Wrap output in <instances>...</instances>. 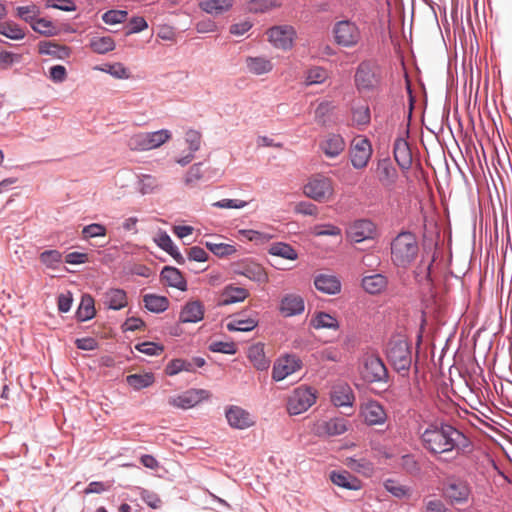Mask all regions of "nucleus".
Listing matches in <instances>:
<instances>
[{
    "instance_id": "1",
    "label": "nucleus",
    "mask_w": 512,
    "mask_h": 512,
    "mask_svg": "<svg viewBox=\"0 0 512 512\" xmlns=\"http://www.w3.org/2000/svg\"><path fill=\"white\" fill-rule=\"evenodd\" d=\"M425 450L446 463L467 456L473 450L471 440L459 429L444 422H431L420 434Z\"/></svg>"
},
{
    "instance_id": "2",
    "label": "nucleus",
    "mask_w": 512,
    "mask_h": 512,
    "mask_svg": "<svg viewBox=\"0 0 512 512\" xmlns=\"http://www.w3.org/2000/svg\"><path fill=\"white\" fill-rule=\"evenodd\" d=\"M418 252L417 238L411 232H401L391 242V259L398 267H408L417 258Z\"/></svg>"
},
{
    "instance_id": "3",
    "label": "nucleus",
    "mask_w": 512,
    "mask_h": 512,
    "mask_svg": "<svg viewBox=\"0 0 512 512\" xmlns=\"http://www.w3.org/2000/svg\"><path fill=\"white\" fill-rule=\"evenodd\" d=\"M303 194L318 203L330 202L335 198V182L322 173L311 175L303 186Z\"/></svg>"
},
{
    "instance_id": "4",
    "label": "nucleus",
    "mask_w": 512,
    "mask_h": 512,
    "mask_svg": "<svg viewBox=\"0 0 512 512\" xmlns=\"http://www.w3.org/2000/svg\"><path fill=\"white\" fill-rule=\"evenodd\" d=\"M332 33L335 43L344 48L356 47L362 41L360 27L349 19L335 22Z\"/></svg>"
},
{
    "instance_id": "5",
    "label": "nucleus",
    "mask_w": 512,
    "mask_h": 512,
    "mask_svg": "<svg viewBox=\"0 0 512 512\" xmlns=\"http://www.w3.org/2000/svg\"><path fill=\"white\" fill-rule=\"evenodd\" d=\"M170 138L171 132L167 129L154 132H140L132 135L128 139L127 145L132 151H148L160 147Z\"/></svg>"
},
{
    "instance_id": "6",
    "label": "nucleus",
    "mask_w": 512,
    "mask_h": 512,
    "mask_svg": "<svg viewBox=\"0 0 512 512\" xmlns=\"http://www.w3.org/2000/svg\"><path fill=\"white\" fill-rule=\"evenodd\" d=\"M387 357L398 372L408 371L412 358L408 342L403 338H393L387 345Z\"/></svg>"
},
{
    "instance_id": "7",
    "label": "nucleus",
    "mask_w": 512,
    "mask_h": 512,
    "mask_svg": "<svg viewBox=\"0 0 512 512\" xmlns=\"http://www.w3.org/2000/svg\"><path fill=\"white\" fill-rule=\"evenodd\" d=\"M381 69L372 61L361 62L355 73V84L360 91H372L381 82Z\"/></svg>"
},
{
    "instance_id": "8",
    "label": "nucleus",
    "mask_w": 512,
    "mask_h": 512,
    "mask_svg": "<svg viewBox=\"0 0 512 512\" xmlns=\"http://www.w3.org/2000/svg\"><path fill=\"white\" fill-rule=\"evenodd\" d=\"M266 35L274 48L287 51L294 46L296 30L291 25H276L269 28Z\"/></svg>"
},
{
    "instance_id": "9",
    "label": "nucleus",
    "mask_w": 512,
    "mask_h": 512,
    "mask_svg": "<svg viewBox=\"0 0 512 512\" xmlns=\"http://www.w3.org/2000/svg\"><path fill=\"white\" fill-rule=\"evenodd\" d=\"M316 400L312 389L299 387L293 391L287 401V411L290 415H298L307 411Z\"/></svg>"
},
{
    "instance_id": "10",
    "label": "nucleus",
    "mask_w": 512,
    "mask_h": 512,
    "mask_svg": "<svg viewBox=\"0 0 512 512\" xmlns=\"http://www.w3.org/2000/svg\"><path fill=\"white\" fill-rule=\"evenodd\" d=\"M372 155V146L370 141L359 136L352 141L350 158L354 168L362 169L367 166Z\"/></svg>"
},
{
    "instance_id": "11",
    "label": "nucleus",
    "mask_w": 512,
    "mask_h": 512,
    "mask_svg": "<svg viewBox=\"0 0 512 512\" xmlns=\"http://www.w3.org/2000/svg\"><path fill=\"white\" fill-rule=\"evenodd\" d=\"M210 396V392L205 389H189L182 394L170 397L168 403L176 408L189 409L209 399Z\"/></svg>"
},
{
    "instance_id": "12",
    "label": "nucleus",
    "mask_w": 512,
    "mask_h": 512,
    "mask_svg": "<svg viewBox=\"0 0 512 512\" xmlns=\"http://www.w3.org/2000/svg\"><path fill=\"white\" fill-rule=\"evenodd\" d=\"M361 375L369 383L381 382L387 378V369L380 358L371 355L365 358Z\"/></svg>"
},
{
    "instance_id": "13",
    "label": "nucleus",
    "mask_w": 512,
    "mask_h": 512,
    "mask_svg": "<svg viewBox=\"0 0 512 512\" xmlns=\"http://www.w3.org/2000/svg\"><path fill=\"white\" fill-rule=\"evenodd\" d=\"M301 368V361L296 356L287 355L278 359L272 371V378L275 381H282L289 375Z\"/></svg>"
},
{
    "instance_id": "14",
    "label": "nucleus",
    "mask_w": 512,
    "mask_h": 512,
    "mask_svg": "<svg viewBox=\"0 0 512 512\" xmlns=\"http://www.w3.org/2000/svg\"><path fill=\"white\" fill-rule=\"evenodd\" d=\"M225 415L229 425L235 429L243 430L255 424L253 416L239 406H230Z\"/></svg>"
},
{
    "instance_id": "15",
    "label": "nucleus",
    "mask_w": 512,
    "mask_h": 512,
    "mask_svg": "<svg viewBox=\"0 0 512 512\" xmlns=\"http://www.w3.org/2000/svg\"><path fill=\"white\" fill-rule=\"evenodd\" d=\"M305 309V302L302 296L295 293H288L281 298L279 312L284 317L300 315Z\"/></svg>"
},
{
    "instance_id": "16",
    "label": "nucleus",
    "mask_w": 512,
    "mask_h": 512,
    "mask_svg": "<svg viewBox=\"0 0 512 512\" xmlns=\"http://www.w3.org/2000/svg\"><path fill=\"white\" fill-rule=\"evenodd\" d=\"M259 319L258 314L253 312L248 316L243 313L235 314L230 317L229 322L226 325L228 331H240L249 332L258 326Z\"/></svg>"
},
{
    "instance_id": "17",
    "label": "nucleus",
    "mask_w": 512,
    "mask_h": 512,
    "mask_svg": "<svg viewBox=\"0 0 512 512\" xmlns=\"http://www.w3.org/2000/svg\"><path fill=\"white\" fill-rule=\"evenodd\" d=\"M444 494L451 503L461 504L468 500L470 488L464 481L452 480L446 485Z\"/></svg>"
},
{
    "instance_id": "18",
    "label": "nucleus",
    "mask_w": 512,
    "mask_h": 512,
    "mask_svg": "<svg viewBox=\"0 0 512 512\" xmlns=\"http://www.w3.org/2000/svg\"><path fill=\"white\" fill-rule=\"evenodd\" d=\"M394 159L402 170L410 169L412 165V152L406 139L398 137L393 147Z\"/></svg>"
},
{
    "instance_id": "19",
    "label": "nucleus",
    "mask_w": 512,
    "mask_h": 512,
    "mask_svg": "<svg viewBox=\"0 0 512 512\" xmlns=\"http://www.w3.org/2000/svg\"><path fill=\"white\" fill-rule=\"evenodd\" d=\"M376 177L384 187H392L398 178V172L390 159L379 160L376 167Z\"/></svg>"
},
{
    "instance_id": "20",
    "label": "nucleus",
    "mask_w": 512,
    "mask_h": 512,
    "mask_svg": "<svg viewBox=\"0 0 512 512\" xmlns=\"http://www.w3.org/2000/svg\"><path fill=\"white\" fill-rule=\"evenodd\" d=\"M361 414L366 424H383L387 418L384 408L376 401H369L363 407Z\"/></svg>"
},
{
    "instance_id": "21",
    "label": "nucleus",
    "mask_w": 512,
    "mask_h": 512,
    "mask_svg": "<svg viewBox=\"0 0 512 512\" xmlns=\"http://www.w3.org/2000/svg\"><path fill=\"white\" fill-rule=\"evenodd\" d=\"M375 232L374 224L369 220L356 221L348 231V237L355 243L362 242L373 237Z\"/></svg>"
},
{
    "instance_id": "22",
    "label": "nucleus",
    "mask_w": 512,
    "mask_h": 512,
    "mask_svg": "<svg viewBox=\"0 0 512 512\" xmlns=\"http://www.w3.org/2000/svg\"><path fill=\"white\" fill-rule=\"evenodd\" d=\"M321 151L329 158H335L345 149V141L339 134H328L320 142Z\"/></svg>"
},
{
    "instance_id": "23",
    "label": "nucleus",
    "mask_w": 512,
    "mask_h": 512,
    "mask_svg": "<svg viewBox=\"0 0 512 512\" xmlns=\"http://www.w3.org/2000/svg\"><path fill=\"white\" fill-rule=\"evenodd\" d=\"M354 394L347 383H338L332 387L331 401L337 407L352 406Z\"/></svg>"
},
{
    "instance_id": "24",
    "label": "nucleus",
    "mask_w": 512,
    "mask_h": 512,
    "mask_svg": "<svg viewBox=\"0 0 512 512\" xmlns=\"http://www.w3.org/2000/svg\"><path fill=\"white\" fill-rule=\"evenodd\" d=\"M329 478L333 484L348 490H360L363 486L361 480L346 470L332 471Z\"/></svg>"
},
{
    "instance_id": "25",
    "label": "nucleus",
    "mask_w": 512,
    "mask_h": 512,
    "mask_svg": "<svg viewBox=\"0 0 512 512\" xmlns=\"http://www.w3.org/2000/svg\"><path fill=\"white\" fill-rule=\"evenodd\" d=\"M315 288L325 294L335 295L341 291V282L335 275L319 274L314 279Z\"/></svg>"
},
{
    "instance_id": "26",
    "label": "nucleus",
    "mask_w": 512,
    "mask_h": 512,
    "mask_svg": "<svg viewBox=\"0 0 512 512\" xmlns=\"http://www.w3.org/2000/svg\"><path fill=\"white\" fill-rule=\"evenodd\" d=\"M103 304L106 308L120 310L127 306L128 298L123 289L111 288L103 294Z\"/></svg>"
},
{
    "instance_id": "27",
    "label": "nucleus",
    "mask_w": 512,
    "mask_h": 512,
    "mask_svg": "<svg viewBox=\"0 0 512 512\" xmlns=\"http://www.w3.org/2000/svg\"><path fill=\"white\" fill-rule=\"evenodd\" d=\"M236 272L257 283L268 282V275L264 268L255 262H244Z\"/></svg>"
},
{
    "instance_id": "28",
    "label": "nucleus",
    "mask_w": 512,
    "mask_h": 512,
    "mask_svg": "<svg viewBox=\"0 0 512 512\" xmlns=\"http://www.w3.org/2000/svg\"><path fill=\"white\" fill-rule=\"evenodd\" d=\"M38 52L42 55H50L57 59H65L70 56V48L53 41H40Z\"/></svg>"
},
{
    "instance_id": "29",
    "label": "nucleus",
    "mask_w": 512,
    "mask_h": 512,
    "mask_svg": "<svg viewBox=\"0 0 512 512\" xmlns=\"http://www.w3.org/2000/svg\"><path fill=\"white\" fill-rule=\"evenodd\" d=\"M204 308L200 301L188 302L180 313V320L183 323H196L203 319Z\"/></svg>"
},
{
    "instance_id": "30",
    "label": "nucleus",
    "mask_w": 512,
    "mask_h": 512,
    "mask_svg": "<svg viewBox=\"0 0 512 512\" xmlns=\"http://www.w3.org/2000/svg\"><path fill=\"white\" fill-rule=\"evenodd\" d=\"M161 277L168 286L177 288L181 291H186V280L177 268L170 266L164 267L161 271Z\"/></svg>"
},
{
    "instance_id": "31",
    "label": "nucleus",
    "mask_w": 512,
    "mask_h": 512,
    "mask_svg": "<svg viewBox=\"0 0 512 512\" xmlns=\"http://www.w3.org/2000/svg\"><path fill=\"white\" fill-rule=\"evenodd\" d=\"M249 296L247 289L243 287H237L228 285L224 288L221 294L220 305H230L244 301Z\"/></svg>"
},
{
    "instance_id": "32",
    "label": "nucleus",
    "mask_w": 512,
    "mask_h": 512,
    "mask_svg": "<svg viewBox=\"0 0 512 512\" xmlns=\"http://www.w3.org/2000/svg\"><path fill=\"white\" fill-rule=\"evenodd\" d=\"M245 64L250 73L258 76L270 73L274 67L271 60L263 56L247 57Z\"/></svg>"
},
{
    "instance_id": "33",
    "label": "nucleus",
    "mask_w": 512,
    "mask_h": 512,
    "mask_svg": "<svg viewBox=\"0 0 512 512\" xmlns=\"http://www.w3.org/2000/svg\"><path fill=\"white\" fill-rule=\"evenodd\" d=\"M248 359L260 371L267 370L270 366V360L265 356L264 346L260 343L254 344L248 349Z\"/></svg>"
},
{
    "instance_id": "34",
    "label": "nucleus",
    "mask_w": 512,
    "mask_h": 512,
    "mask_svg": "<svg viewBox=\"0 0 512 512\" xmlns=\"http://www.w3.org/2000/svg\"><path fill=\"white\" fill-rule=\"evenodd\" d=\"M233 4V0H201L199 7L204 12L217 16L229 11Z\"/></svg>"
},
{
    "instance_id": "35",
    "label": "nucleus",
    "mask_w": 512,
    "mask_h": 512,
    "mask_svg": "<svg viewBox=\"0 0 512 512\" xmlns=\"http://www.w3.org/2000/svg\"><path fill=\"white\" fill-rule=\"evenodd\" d=\"M386 286L387 278L382 274H373L362 279V287L369 294L381 293Z\"/></svg>"
},
{
    "instance_id": "36",
    "label": "nucleus",
    "mask_w": 512,
    "mask_h": 512,
    "mask_svg": "<svg viewBox=\"0 0 512 512\" xmlns=\"http://www.w3.org/2000/svg\"><path fill=\"white\" fill-rule=\"evenodd\" d=\"M344 464L352 471L365 477H371L374 473L373 464L365 458L347 457Z\"/></svg>"
},
{
    "instance_id": "37",
    "label": "nucleus",
    "mask_w": 512,
    "mask_h": 512,
    "mask_svg": "<svg viewBox=\"0 0 512 512\" xmlns=\"http://www.w3.org/2000/svg\"><path fill=\"white\" fill-rule=\"evenodd\" d=\"M138 190L141 194H152L161 188V182L157 176L140 173L137 175Z\"/></svg>"
},
{
    "instance_id": "38",
    "label": "nucleus",
    "mask_w": 512,
    "mask_h": 512,
    "mask_svg": "<svg viewBox=\"0 0 512 512\" xmlns=\"http://www.w3.org/2000/svg\"><path fill=\"white\" fill-rule=\"evenodd\" d=\"M89 48L97 54H106L116 47L115 41L110 36H93L89 41Z\"/></svg>"
},
{
    "instance_id": "39",
    "label": "nucleus",
    "mask_w": 512,
    "mask_h": 512,
    "mask_svg": "<svg viewBox=\"0 0 512 512\" xmlns=\"http://www.w3.org/2000/svg\"><path fill=\"white\" fill-rule=\"evenodd\" d=\"M311 326L315 329H333L339 328L338 320L325 312H317L311 319Z\"/></svg>"
},
{
    "instance_id": "40",
    "label": "nucleus",
    "mask_w": 512,
    "mask_h": 512,
    "mask_svg": "<svg viewBox=\"0 0 512 512\" xmlns=\"http://www.w3.org/2000/svg\"><path fill=\"white\" fill-rule=\"evenodd\" d=\"M145 307L153 313H161L169 307V300L164 296L146 294L143 297Z\"/></svg>"
},
{
    "instance_id": "41",
    "label": "nucleus",
    "mask_w": 512,
    "mask_h": 512,
    "mask_svg": "<svg viewBox=\"0 0 512 512\" xmlns=\"http://www.w3.org/2000/svg\"><path fill=\"white\" fill-rule=\"evenodd\" d=\"M155 381L153 373L131 374L126 377V382L135 390L151 386Z\"/></svg>"
},
{
    "instance_id": "42",
    "label": "nucleus",
    "mask_w": 512,
    "mask_h": 512,
    "mask_svg": "<svg viewBox=\"0 0 512 512\" xmlns=\"http://www.w3.org/2000/svg\"><path fill=\"white\" fill-rule=\"evenodd\" d=\"M268 251L273 256L281 257L288 260H296L298 258L297 251L289 244L282 242L273 243L269 247Z\"/></svg>"
},
{
    "instance_id": "43",
    "label": "nucleus",
    "mask_w": 512,
    "mask_h": 512,
    "mask_svg": "<svg viewBox=\"0 0 512 512\" xmlns=\"http://www.w3.org/2000/svg\"><path fill=\"white\" fill-rule=\"evenodd\" d=\"M77 318L80 321H86L94 317L95 307L94 299L90 295H84L77 309Z\"/></svg>"
},
{
    "instance_id": "44",
    "label": "nucleus",
    "mask_w": 512,
    "mask_h": 512,
    "mask_svg": "<svg viewBox=\"0 0 512 512\" xmlns=\"http://www.w3.org/2000/svg\"><path fill=\"white\" fill-rule=\"evenodd\" d=\"M204 245L210 250L214 255L218 257H229L237 252V249L232 244L227 243H214L213 240H206Z\"/></svg>"
},
{
    "instance_id": "45",
    "label": "nucleus",
    "mask_w": 512,
    "mask_h": 512,
    "mask_svg": "<svg viewBox=\"0 0 512 512\" xmlns=\"http://www.w3.org/2000/svg\"><path fill=\"white\" fill-rule=\"evenodd\" d=\"M0 34L11 40H21L25 37L24 30L12 21L0 22Z\"/></svg>"
},
{
    "instance_id": "46",
    "label": "nucleus",
    "mask_w": 512,
    "mask_h": 512,
    "mask_svg": "<svg viewBox=\"0 0 512 512\" xmlns=\"http://www.w3.org/2000/svg\"><path fill=\"white\" fill-rule=\"evenodd\" d=\"M329 77V73L326 69L315 66L310 68L306 72L305 76V84L307 86L314 85V84H322L325 82Z\"/></svg>"
},
{
    "instance_id": "47",
    "label": "nucleus",
    "mask_w": 512,
    "mask_h": 512,
    "mask_svg": "<svg viewBox=\"0 0 512 512\" xmlns=\"http://www.w3.org/2000/svg\"><path fill=\"white\" fill-rule=\"evenodd\" d=\"M40 262L49 269H57L62 263V254L58 250H46L39 255Z\"/></svg>"
},
{
    "instance_id": "48",
    "label": "nucleus",
    "mask_w": 512,
    "mask_h": 512,
    "mask_svg": "<svg viewBox=\"0 0 512 512\" xmlns=\"http://www.w3.org/2000/svg\"><path fill=\"white\" fill-rule=\"evenodd\" d=\"M182 371L192 372L193 371L192 362L184 360V359H173L167 364V366L165 368V372L169 376L177 375L178 373H180Z\"/></svg>"
},
{
    "instance_id": "49",
    "label": "nucleus",
    "mask_w": 512,
    "mask_h": 512,
    "mask_svg": "<svg viewBox=\"0 0 512 512\" xmlns=\"http://www.w3.org/2000/svg\"><path fill=\"white\" fill-rule=\"evenodd\" d=\"M384 487L389 493H391L394 497L399 499L407 498L411 495L410 488L392 479H387L384 482Z\"/></svg>"
},
{
    "instance_id": "50",
    "label": "nucleus",
    "mask_w": 512,
    "mask_h": 512,
    "mask_svg": "<svg viewBox=\"0 0 512 512\" xmlns=\"http://www.w3.org/2000/svg\"><path fill=\"white\" fill-rule=\"evenodd\" d=\"M334 106L331 102H321L315 110V121L326 126L330 121V114L333 111Z\"/></svg>"
},
{
    "instance_id": "51",
    "label": "nucleus",
    "mask_w": 512,
    "mask_h": 512,
    "mask_svg": "<svg viewBox=\"0 0 512 512\" xmlns=\"http://www.w3.org/2000/svg\"><path fill=\"white\" fill-rule=\"evenodd\" d=\"M347 429V421L343 418H333L325 423V431L331 436L341 435Z\"/></svg>"
},
{
    "instance_id": "52",
    "label": "nucleus",
    "mask_w": 512,
    "mask_h": 512,
    "mask_svg": "<svg viewBox=\"0 0 512 512\" xmlns=\"http://www.w3.org/2000/svg\"><path fill=\"white\" fill-rule=\"evenodd\" d=\"M31 27L35 32L41 35L52 36L56 34V27L54 24L44 18H36Z\"/></svg>"
},
{
    "instance_id": "53",
    "label": "nucleus",
    "mask_w": 512,
    "mask_h": 512,
    "mask_svg": "<svg viewBox=\"0 0 512 512\" xmlns=\"http://www.w3.org/2000/svg\"><path fill=\"white\" fill-rule=\"evenodd\" d=\"M280 6L281 3L277 0H251L249 10L254 13H263Z\"/></svg>"
},
{
    "instance_id": "54",
    "label": "nucleus",
    "mask_w": 512,
    "mask_h": 512,
    "mask_svg": "<svg viewBox=\"0 0 512 512\" xmlns=\"http://www.w3.org/2000/svg\"><path fill=\"white\" fill-rule=\"evenodd\" d=\"M39 14L40 10L36 5L19 6L16 9V15L30 25H32Z\"/></svg>"
},
{
    "instance_id": "55",
    "label": "nucleus",
    "mask_w": 512,
    "mask_h": 512,
    "mask_svg": "<svg viewBox=\"0 0 512 512\" xmlns=\"http://www.w3.org/2000/svg\"><path fill=\"white\" fill-rule=\"evenodd\" d=\"M312 234L315 236H333L341 240V229L333 224H321L312 228Z\"/></svg>"
},
{
    "instance_id": "56",
    "label": "nucleus",
    "mask_w": 512,
    "mask_h": 512,
    "mask_svg": "<svg viewBox=\"0 0 512 512\" xmlns=\"http://www.w3.org/2000/svg\"><path fill=\"white\" fill-rule=\"evenodd\" d=\"M98 69L118 79H127L130 76L128 69L121 63L106 64Z\"/></svg>"
},
{
    "instance_id": "57",
    "label": "nucleus",
    "mask_w": 512,
    "mask_h": 512,
    "mask_svg": "<svg viewBox=\"0 0 512 512\" xmlns=\"http://www.w3.org/2000/svg\"><path fill=\"white\" fill-rule=\"evenodd\" d=\"M371 115L369 107L360 106L353 110L352 120L358 127L366 126L370 123Z\"/></svg>"
},
{
    "instance_id": "58",
    "label": "nucleus",
    "mask_w": 512,
    "mask_h": 512,
    "mask_svg": "<svg viewBox=\"0 0 512 512\" xmlns=\"http://www.w3.org/2000/svg\"><path fill=\"white\" fill-rule=\"evenodd\" d=\"M106 233V227L99 223H92L82 229V236L84 239L104 237L106 236Z\"/></svg>"
},
{
    "instance_id": "59",
    "label": "nucleus",
    "mask_w": 512,
    "mask_h": 512,
    "mask_svg": "<svg viewBox=\"0 0 512 512\" xmlns=\"http://www.w3.org/2000/svg\"><path fill=\"white\" fill-rule=\"evenodd\" d=\"M202 163H196L192 165L186 173L185 184L188 186H194L198 181L203 178Z\"/></svg>"
},
{
    "instance_id": "60",
    "label": "nucleus",
    "mask_w": 512,
    "mask_h": 512,
    "mask_svg": "<svg viewBox=\"0 0 512 512\" xmlns=\"http://www.w3.org/2000/svg\"><path fill=\"white\" fill-rule=\"evenodd\" d=\"M128 16L127 11L124 10H109L102 16V20L109 25L119 24L126 20Z\"/></svg>"
},
{
    "instance_id": "61",
    "label": "nucleus",
    "mask_w": 512,
    "mask_h": 512,
    "mask_svg": "<svg viewBox=\"0 0 512 512\" xmlns=\"http://www.w3.org/2000/svg\"><path fill=\"white\" fill-rule=\"evenodd\" d=\"M185 141L189 146L190 152L195 153L196 151H198L200 149L202 135L197 130L189 129L185 133Z\"/></svg>"
},
{
    "instance_id": "62",
    "label": "nucleus",
    "mask_w": 512,
    "mask_h": 512,
    "mask_svg": "<svg viewBox=\"0 0 512 512\" xmlns=\"http://www.w3.org/2000/svg\"><path fill=\"white\" fill-rule=\"evenodd\" d=\"M239 233L247 240L255 242L256 244H263L271 239L269 234L256 230H240Z\"/></svg>"
},
{
    "instance_id": "63",
    "label": "nucleus",
    "mask_w": 512,
    "mask_h": 512,
    "mask_svg": "<svg viewBox=\"0 0 512 512\" xmlns=\"http://www.w3.org/2000/svg\"><path fill=\"white\" fill-rule=\"evenodd\" d=\"M135 348L139 352L149 356L160 355L164 350V347L162 345H159L154 342L139 343L135 346Z\"/></svg>"
},
{
    "instance_id": "64",
    "label": "nucleus",
    "mask_w": 512,
    "mask_h": 512,
    "mask_svg": "<svg viewBox=\"0 0 512 512\" xmlns=\"http://www.w3.org/2000/svg\"><path fill=\"white\" fill-rule=\"evenodd\" d=\"M400 465L407 473L411 475H416L420 472V466L415 457L411 454L402 456Z\"/></svg>"
}]
</instances>
